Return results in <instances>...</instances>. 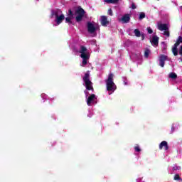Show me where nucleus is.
I'll list each match as a JSON object with an SVG mask.
<instances>
[{
    "label": "nucleus",
    "instance_id": "nucleus-1",
    "mask_svg": "<svg viewBox=\"0 0 182 182\" xmlns=\"http://www.w3.org/2000/svg\"><path fill=\"white\" fill-rule=\"evenodd\" d=\"M51 16L53 18V16L55 17V23L57 25H60L63 21H65V14H62V11L57 9L55 11L52 10L51 11Z\"/></svg>",
    "mask_w": 182,
    "mask_h": 182
},
{
    "label": "nucleus",
    "instance_id": "nucleus-2",
    "mask_svg": "<svg viewBox=\"0 0 182 182\" xmlns=\"http://www.w3.org/2000/svg\"><path fill=\"white\" fill-rule=\"evenodd\" d=\"M114 76L113 73L109 74L108 78L106 80L107 90L108 92H114V90L117 89V86H116V84L113 82Z\"/></svg>",
    "mask_w": 182,
    "mask_h": 182
},
{
    "label": "nucleus",
    "instance_id": "nucleus-3",
    "mask_svg": "<svg viewBox=\"0 0 182 182\" xmlns=\"http://www.w3.org/2000/svg\"><path fill=\"white\" fill-rule=\"evenodd\" d=\"M83 82L85 83V87L87 90H92L93 92V82L90 81V72L87 71L82 77Z\"/></svg>",
    "mask_w": 182,
    "mask_h": 182
},
{
    "label": "nucleus",
    "instance_id": "nucleus-4",
    "mask_svg": "<svg viewBox=\"0 0 182 182\" xmlns=\"http://www.w3.org/2000/svg\"><path fill=\"white\" fill-rule=\"evenodd\" d=\"M158 29L159 31H164V35L166 36V38H170V31L168 30V26L167 23H160L158 24Z\"/></svg>",
    "mask_w": 182,
    "mask_h": 182
},
{
    "label": "nucleus",
    "instance_id": "nucleus-5",
    "mask_svg": "<svg viewBox=\"0 0 182 182\" xmlns=\"http://www.w3.org/2000/svg\"><path fill=\"white\" fill-rule=\"evenodd\" d=\"M75 14L77 16L75 17L76 22H81L85 16V10L82 7H78L75 11Z\"/></svg>",
    "mask_w": 182,
    "mask_h": 182
},
{
    "label": "nucleus",
    "instance_id": "nucleus-6",
    "mask_svg": "<svg viewBox=\"0 0 182 182\" xmlns=\"http://www.w3.org/2000/svg\"><path fill=\"white\" fill-rule=\"evenodd\" d=\"M87 50V48H86V47H85L84 46H80V53H81L80 55V58H82V59H87L89 60V55H87V53H86Z\"/></svg>",
    "mask_w": 182,
    "mask_h": 182
},
{
    "label": "nucleus",
    "instance_id": "nucleus-7",
    "mask_svg": "<svg viewBox=\"0 0 182 182\" xmlns=\"http://www.w3.org/2000/svg\"><path fill=\"white\" fill-rule=\"evenodd\" d=\"M168 57L167 55H165L164 54H161L159 56V66H161V68H164V65L166 63V60H167Z\"/></svg>",
    "mask_w": 182,
    "mask_h": 182
},
{
    "label": "nucleus",
    "instance_id": "nucleus-8",
    "mask_svg": "<svg viewBox=\"0 0 182 182\" xmlns=\"http://www.w3.org/2000/svg\"><path fill=\"white\" fill-rule=\"evenodd\" d=\"M87 28L90 33H95V32H96V27L90 22L87 23Z\"/></svg>",
    "mask_w": 182,
    "mask_h": 182
},
{
    "label": "nucleus",
    "instance_id": "nucleus-9",
    "mask_svg": "<svg viewBox=\"0 0 182 182\" xmlns=\"http://www.w3.org/2000/svg\"><path fill=\"white\" fill-rule=\"evenodd\" d=\"M119 21L122 22V23H129V22H130V14H124L122 18L119 19Z\"/></svg>",
    "mask_w": 182,
    "mask_h": 182
},
{
    "label": "nucleus",
    "instance_id": "nucleus-10",
    "mask_svg": "<svg viewBox=\"0 0 182 182\" xmlns=\"http://www.w3.org/2000/svg\"><path fill=\"white\" fill-rule=\"evenodd\" d=\"M163 149L165 151L168 150V144L166 141H163L159 144V150H163Z\"/></svg>",
    "mask_w": 182,
    "mask_h": 182
},
{
    "label": "nucleus",
    "instance_id": "nucleus-11",
    "mask_svg": "<svg viewBox=\"0 0 182 182\" xmlns=\"http://www.w3.org/2000/svg\"><path fill=\"white\" fill-rule=\"evenodd\" d=\"M96 98V95L92 94L90 96L88 97L87 100V106H90L92 103H93V100H95Z\"/></svg>",
    "mask_w": 182,
    "mask_h": 182
},
{
    "label": "nucleus",
    "instance_id": "nucleus-12",
    "mask_svg": "<svg viewBox=\"0 0 182 182\" xmlns=\"http://www.w3.org/2000/svg\"><path fill=\"white\" fill-rule=\"evenodd\" d=\"M101 25L102 26H107V25H109V21H107V16H101Z\"/></svg>",
    "mask_w": 182,
    "mask_h": 182
},
{
    "label": "nucleus",
    "instance_id": "nucleus-13",
    "mask_svg": "<svg viewBox=\"0 0 182 182\" xmlns=\"http://www.w3.org/2000/svg\"><path fill=\"white\" fill-rule=\"evenodd\" d=\"M159 38L157 36H154L152 37V41H151V43L152 45H154V46H159Z\"/></svg>",
    "mask_w": 182,
    "mask_h": 182
},
{
    "label": "nucleus",
    "instance_id": "nucleus-14",
    "mask_svg": "<svg viewBox=\"0 0 182 182\" xmlns=\"http://www.w3.org/2000/svg\"><path fill=\"white\" fill-rule=\"evenodd\" d=\"M168 77L170 79H173L174 80H176V79H177V74H176V73H171L168 75Z\"/></svg>",
    "mask_w": 182,
    "mask_h": 182
},
{
    "label": "nucleus",
    "instance_id": "nucleus-15",
    "mask_svg": "<svg viewBox=\"0 0 182 182\" xmlns=\"http://www.w3.org/2000/svg\"><path fill=\"white\" fill-rule=\"evenodd\" d=\"M134 33L136 38H140L141 33H140V31L137 28L134 30Z\"/></svg>",
    "mask_w": 182,
    "mask_h": 182
},
{
    "label": "nucleus",
    "instance_id": "nucleus-16",
    "mask_svg": "<svg viewBox=\"0 0 182 182\" xmlns=\"http://www.w3.org/2000/svg\"><path fill=\"white\" fill-rule=\"evenodd\" d=\"M172 53L174 56H177V55H178V48H177L176 47H173Z\"/></svg>",
    "mask_w": 182,
    "mask_h": 182
},
{
    "label": "nucleus",
    "instance_id": "nucleus-17",
    "mask_svg": "<svg viewBox=\"0 0 182 182\" xmlns=\"http://www.w3.org/2000/svg\"><path fill=\"white\" fill-rule=\"evenodd\" d=\"M104 2L106 4H116L117 2H119V0H104Z\"/></svg>",
    "mask_w": 182,
    "mask_h": 182
},
{
    "label": "nucleus",
    "instance_id": "nucleus-18",
    "mask_svg": "<svg viewBox=\"0 0 182 182\" xmlns=\"http://www.w3.org/2000/svg\"><path fill=\"white\" fill-rule=\"evenodd\" d=\"M72 19H73V17H70V16L66 17L65 18L66 23H72Z\"/></svg>",
    "mask_w": 182,
    "mask_h": 182
},
{
    "label": "nucleus",
    "instance_id": "nucleus-19",
    "mask_svg": "<svg viewBox=\"0 0 182 182\" xmlns=\"http://www.w3.org/2000/svg\"><path fill=\"white\" fill-rule=\"evenodd\" d=\"M144 18H146V14H144V12H141L139 14V21H141V19H144Z\"/></svg>",
    "mask_w": 182,
    "mask_h": 182
},
{
    "label": "nucleus",
    "instance_id": "nucleus-20",
    "mask_svg": "<svg viewBox=\"0 0 182 182\" xmlns=\"http://www.w3.org/2000/svg\"><path fill=\"white\" fill-rule=\"evenodd\" d=\"M173 180H176V181H181V178L180 177V175L176 174L173 177Z\"/></svg>",
    "mask_w": 182,
    "mask_h": 182
},
{
    "label": "nucleus",
    "instance_id": "nucleus-21",
    "mask_svg": "<svg viewBox=\"0 0 182 182\" xmlns=\"http://www.w3.org/2000/svg\"><path fill=\"white\" fill-rule=\"evenodd\" d=\"M149 55H150V50L149 49H146L144 52V56L146 58H149Z\"/></svg>",
    "mask_w": 182,
    "mask_h": 182
},
{
    "label": "nucleus",
    "instance_id": "nucleus-22",
    "mask_svg": "<svg viewBox=\"0 0 182 182\" xmlns=\"http://www.w3.org/2000/svg\"><path fill=\"white\" fill-rule=\"evenodd\" d=\"M134 150L138 153H139V151H141V149H140V146H139V145H136V146H134Z\"/></svg>",
    "mask_w": 182,
    "mask_h": 182
},
{
    "label": "nucleus",
    "instance_id": "nucleus-23",
    "mask_svg": "<svg viewBox=\"0 0 182 182\" xmlns=\"http://www.w3.org/2000/svg\"><path fill=\"white\" fill-rule=\"evenodd\" d=\"M68 16L73 18V11L71 9L68 10Z\"/></svg>",
    "mask_w": 182,
    "mask_h": 182
},
{
    "label": "nucleus",
    "instance_id": "nucleus-24",
    "mask_svg": "<svg viewBox=\"0 0 182 182\" xmlns=\"http://www.w3.org/2000/svg\"><path fill=\"white\" fill-rule=\"evenodd\" d=\"M146 31H147L148 33H149V34L153 33V30H152L151 28H150V27H148V28H146Z\"/></svg>",
    "mask_w": 182,
    "mask_h": 182
},
{
    "label": "nucleus",
    "instance_id": "nucleus-25",
    "mask_svg": "<svg viewBox=\"0 0 182 182\" xmlns=\"http://www.w3.org/2000/svg\"><path fill=\"white\" fill-rule=\"evenodd\" d=\"M87 65V59H82V66Z\"/></svg>",
    "mask_w": 182,
    "mask_h": 182
},
{
    "label": "nucleus",
    "instance_id": "nucleus-26",
    "mask_svg": "<svg viewBox=\"0 0 182 182\" xmlns=\"http://www.w3.org/2000/svg\"><path fill=\"white\" fill-rule=\"evenodd\" d=\"M108 15H109V16H113V11L112 10V9H109L108 10Z\"/></svg>",
    "mask_w": 182,
    "mask_h": 182
},
{
    "label": "nucleus",
    "instance_id": "nucleus-27",
    "mask_svg": "<svg viewBox=\"0 0 182 182\" xmlns=\"http://www.w3.org/2000/svg\"><path fill=\"white\" fill-rule=\"evenodd\" d=\"M180 42L178 40L176 41V43L173 45V48H178V46L180 45Z\"/></svg>",
    "mask_w": 182,
    "mask_h": 182
},
{
    "label": "nucleus",
    "instance_id": "nucleus-28",
    "mask_svg": "<svg viewBox=\"0 0 182 182\" xmlns=\"http://www.w3.org/2000/svg\"><path fill=\"white\" fill-rule=\"evenodd\" d=\"M141 41H144V39H145L146 37H145L144 33H141Z\"/></svg>",
    "mask_w": 182,
    "mask_h": 182
},
{
    "label": "nucleus",
    "instance_id": "nucleus-29",
    "mask_svg": "<svg viewBox=\"0 0 182 182\" xmlns=\"http://www.w3.org/2000/svg\"><path fill=\"white\" fill-rule=\"evenodd\" d=\"M136 4H134V3L132 4V9H136Z\"/></svg>",
    "mask_w": 182,
    "mask_h": 182
},
{
    "label": "nucleus",
    "instance_id": "nucleus-30",
    "mask_svg": "<svg viewBox=\"0 0 182 182\" xmlns=\"http://www.w3.org/2000/svg\"><path fill=\"white\" fill-rule=\"evenodd\" d=\"M178 41H179V42H180L181 43H182V36H179V37L178 38Z\"/></svg>",
    "mask_w": 182,
    "mask_h": 182
},
{
    "label": "nucleus",
    "instance_id": "nucleus-31",
    "mask_svg": "<svg viewBox=\"0 0 182 182\" xmlns=\"http://www.w3.org/2000/svg\"><path fill=\"white\" fill-rule=\"evenodd\" d=\"M124 86H127V85H128L127 81H124Z\"/></svg>",
    "mask_w": 182,
    "mask_h": 182
},
{
    "label": "nucleus",
    "instance_id": "nucleus-32",
    "mask_svg": "<svg viewBox=\"0 0 182 182\" xmlns=\"http://www.w3.org/2000/svg\"><path fill=\"white\" fill-rule=\"evenodd\" d=\"M172 131L174 132V127H172Z\"/></svg>",
    "mask_w": 182,
    "mask_h": 182
}]
</instances>
